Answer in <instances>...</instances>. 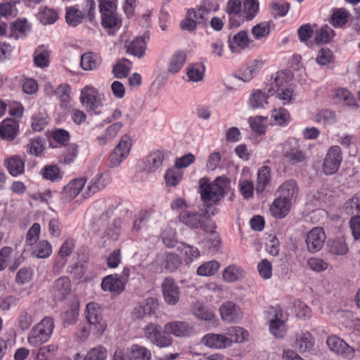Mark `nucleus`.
<instances>
[{
  "label": "nucleus",
  "mask_w": 360,
  "mask_h": 360,
  "mask_svg": "<svg viewBox=\"0 0 360 360\" xmlns=\"http://www.w3.org/2000/svg\"><path fill=\"white\" fill-rule=\"evenodd\" d=\"M202 342L214 349H224L231 346L233 343L232 339H202Z\"/></svg>",
  "instance_id": "obj_55"
},
{
  "label": "nucleus",
  "mask_w": 360,
  "mask_h": 360,
  "mask_svg": "<svg viewBox=\"0 0 360 360\" xmlns=\"http://www.w3.org/2000/svg\"><path fill=\"white\" fill-rule=\"evenodd\" d=\"M41 174L43 179L51 182H57L63 178L60 168L56 165H45L41 171Z\"/></svg>",
  "instance_id": "obj_32"
},
{
  "label": "nucleus",
  "mask_w": 360,
  "mask_h": 360,
  "mask_svg": "<svg viewBox=\"0 0 360 360\" xmlns=\"http://www.w3.org/2000/svg\"><path fill=\"white\" fill-rule=\"evenodd\" d=\"M32 276L33 271L31 268L22 267L17 272L15 280L18 285H25L32 280Z\"/></svg>",
  "instance_id": "obj_59"
},
{
  "label": "nucleus",
  "mask_w": 360,
  "mask_h": 360,
  "mask_svg": "<svg viewBox=\"0 0 360 360\" xmlns=\"http://www.w3.org/2000/svg\"><path fill=\"white\" fill-rule=\"evenodd\" d=\"M349 15L344 9H337L331 16V24L334 27H342L347 22Z\"/></svg>",
  "instance_id": "obj_54"
},
{
  "label": "nucleus",
  "mask_w": 360,
  "mask_h": 360,
  "mask_svg": "<svg viewBox=\"0 0 360 360\" xmlns=\"http://www.w3.org/2000/svg\"><path fill=\"white\" fill-rule=\"evenodd\" d=\"M335 97L340 101L345 103V105L350 107L357 106L356 101L353 94L345 88H340L337 89L335 93Z\"/></svg>",
  "instance_id": "obj_51"
},
{
  "label": "nucleus",
  "mask_w": 360,
  "mask_h": 360,
  "mask_svg": "<svg viewBox=\"0 0 360 360\" xmlns=\"http://www.w3.org/2000/svg\"><path fill=\"white\" fill-rule=\"evenodd\" d=\"M181 223L191 229H200L208 233L214 228L212 220L205 214L184 210L179 214Z\"/></svg>",
  "instance_id": "obj_3"
},
{
  "label": "nucleus",
  "mask_w": 360,
  "mask_h": 360,
  "mask_svg": "<svg viewBox=\"0 0 360 360\" xmlns=\"http://www.w3.org/2000/svg\"><path fill=\"white\" fill-rule=\"evenodd\" d=\"M49 117L44 112H39L32 117V128L35 131H41L48 124Z\"/></svg>",
  "instance_id": "obj_52"
},
{
  "label": "nucleus",
  "mask_w": 360,
  "mask_h": 360,
  "mask_svg": "<svg viewBox=\"0 0 360 360\" xmlns=\"http://www.w3.org/2000/svg\"><path fill=\"white\" fill-rule=\"evenodd\" d=\"M98 96V90L91 86H86L81 91L80 102L91 115H98L102 112L103 104Z\"/></svg>",
  "instance_id": "obj_4"
},
{
  "label": "nucleus",
  "mask_w": 360,
  "mask_h": 360,
  "mask_svg": "<svg viewBox=\"0 0 360 360\" xmlns=\"http://www.w3.org/2000/svg\"><path fill=\"white\" fill-rule=\"evenodd\" d=\"M191 310L193 314L199 319L212 323L217 320L213 311L198 302L193 304Z\"/></svg>",
  "instance_id": "obj_29"
},
{
  "label": "nucleus",
  "mask_w": 360,
  "mask_h": 360,
  "mask_svg": "<svg viewBox=\"0 0 360 360\" xmlns=\"http://www.w3.org/2000/svg\"><path fill=\"white\" fill-rule=\"evenodd\" d=\"M205 74V66L201 63H196L187 70V76L192 82H199L203 79Z\"/></svg>",
  "instance_id": "obj_48"
},
{
  "label": "nucleus",
  "mask_w": 360,
  "mask_h": 360,
  "mask_svg": "<svg viewBox=\"0 0 360 360\" xmlns=\"http://www.w3.org/2000/svg\"><path fill=\"white\" fill-rule=\"evenodd\" d=\"M18 131V124L13 119L4 120L0 124V136L9 141L13 140Z\"/></svg>",
  "instance_id": "obj_21"
},
{
  "label": "nucleus",
  "mask_w": 360,
  "mask_h": 360,
  "mask_svg": "<svg viewBox=\"0 0 360 360\" xmlns=\"http://www.w3.org/2000/svg\"><path fill=\"white\" fill-rule=\"evenodd\" d=\"M78 155V147L75 143H71L65 147V152L59 158V162L64 165L72 164Z\"/></svg>",
  "instance_id": "obj_39"
},
{
  "label": "nucleus",
  "mask_w": 360,
  "mask_h": 360,
  "mask_svg": "<svg viewBox=\"0 0 360 360\" xmlns=\"http://www.w3.org/2000/svg\"><path fill=\"white\" fill-rule=\"evenodd\" d=\"M99 55L93 52H86L81 56L80 66L86 71L96 70L101 64Z\"/></svg>",
  "instance_id": "obj_22"
},
{
  "label": "nucleus",
  "mask_w": 360,
  "mask_h": 360,
  "mask_svg": "<svg viewBox=\"0 0 360 360\" xmlns=\"http://www.w3.org/2000/svg\"><path fill=\"white\" fill-rule=\"evenodd\" d=\"M129 354L131 356V360H150L151 359L150 352L138 345H133L129 348Z\"/></svg>",
  "instance_id": "obj_43"
},
{
  "label": "nucleus",
  "mask_w": 360,
  "mask_h": 360,
  "mask_svg": "<svg viewBox=\"0 0 360 360\" xmlns=\"http://www.w3.org/2000/svg\"><path fill=\"white\" fill-rule=\"evenodd\" d=\"M270 23L269 21H264L252 27L251 32L255 39H260L270 34Z\"/></svg>",
  "instance_id": "obj_49"
},
{
  "label": "nucleus",
  "mask_w": 360,
  "mask_h": 360,
  "mask_svg": "<svg viewBox=\"0 0 360 360\" xmlns=\"http://www.w3.org/2000/svg\"><path fill=\"white\" fill-rule=\"evenodd\" d=\"M271 117L277 124L281 126L288 124L291 120L289 112L283 108L274 110L271 113Z\"/></svg>",
  "instance_id": "obj_45"
},
{
  "label": "nucleus",
  "mask_w": 360,
  "mask_h": 360,
  "mask_svg": "<svg viewBox=\"0 0 360 360\" xmlns=\"http://www.w3.org/2000/svg\"><path fill=\"white\" fill-rule=\"evenodd\" d=\"M4 166L12 176L15 177L25 172V160L19 155L6 158Z\"/></svg>",
  "instance_id": "obj_17"
},
{
  "label": "nucleus",
  "mask_w": 360,
  "mask_h": 360,
  "mask_svg": "<svg viewBox=\"0 0 360 360\" xmlns=\"http://www.w3.org/2000/svg\"><path fill=\"white\" fill-rule=\"evenodd\" d=\"M85 316L89 326L81 328L82 334L80 338H86L92 335H102L107 327L106 321L102 316V309L100 305L95 302H89L86 304Z\"/></svg>",
  "instance_id": "obj_2"
},
{
  "label": "nucleus",
  "mask_w": 360,
  "mask_h": 360,
  "mask_svg": "<svg viewBox=\"0 0 360 360\" xmlns=\"http://www.w3.org/2000/svg\"><path fill=\"white\" fill-rule=\"evenodd\" d=\"M101 289L112 295L121 294L125 288L124 283L117 274L105 276L101 284Z\"/></svg>",
  "instance_id": "obj_11"
},
{
  "label": "nucleus",
  "mask_w": 360,
  "mask_h": 360,
  "mask_svg": "<svg viewBox=\"0 0 360 360\" xmlns=\"http://www.w3.org/2000/svg\"><path fill=\"white\" fill-rule=\"evenodd\" d=\"M34 63L37 67L46 68L49 65V53L46 50L37 49L34 53Z\"/></svg>",
  "instance_id": "obj_57"
},
{
  "label": "nucleus",
  "mask_w": 360,
  "mask_h": 360,
  "mask_svg": "<svg viewBox=\"0 0 360 360\" xmlns=\"http://www.w3.org/2000/svg\"><path fill=\"white\" fill-rule=\"evenodd\" d=\"M329 348L338 354H342L348 357L353 356L354 349L344 339H326Z\"/></svg>",
  "instance_id": "obj_25"
},
{
  "label": "nucleus",
  "mask_w": 360,
  "mask_h": 360,
  "mask_svg": "<svg viewBox=\"0 0 360 360\" xmlns=\"http://www.w3.org/2000/svg\"><path fill=\"white\" fill-rule=\"evenodd\" d=\"M328 250L333 255H344L347 254L349 248L344 240L338 238L328 242Z\"/></svg>",
  "instance_id": "obj_41"
},
{
  "label": "nucleus",
  "mask_w": 360,
  "mask_h": 360,
  "mask_svg": "<svg viewBox=\"0 0 360 360\" xmlns=\"http://www.w3.org/2000/svg\"><path fill=\"white\" fill-rule=\"evenodd\" d=\"M220 267V264L216 260H211L202 264L197 269V274L200 276H212L215 274Z\"/></svg>",
  "instance_id": "obj_38"
},
{
  "label": "nucleus",
  "mask_w": 360,
  "mask_h": 360,
  "mask_svg": "<svg viewBox=\"0 0 360 360\" xmlns=\"http://www.w3.org/2000/svg\"><path fill=\"white\" fill-rule=\"evenodd\" d=\"M284 157L292 163H299L304 161L307 158L306 154L299 148H292L290 150H284Z\"/></svg>",
  "instance_id": "obj_47"
},
{
  "label": "nucleus",
  "mask_w": 360,
  "mask_h": 360,
  "mask_svg": "<svg viewBox=\"0 0 360 360\" xmlns=\"http://www.w3.org/2000/svg\"><path fill=\"white\" fill-rule=\"evenodd\" d=\"M271 182V169L268 166L261 167L257 172L256 191L257 193H263Z\"/></svg>",
  "instance_id": "obj_27"
},
{
  "label": "nucleus",
  "mask_w": 360,
  "mask_h": 360,
  "mask_svg": "<svg viewBox=\"0 0 360 360\" xmlns=\"http://www.w3.org/2000/svg\"><path fill=\"white\" fill-rule=\"evenodd\" d=\"M326 239L322 227L313 228L307 235L306 245L307 250L312 254L319 252L323 247Z\"/></svg>",
  "instance_id": "obj_8"
},
{
  "label": "nucleus",
  "mask_w": 360,
  "mask_h": 360,
  "mask_svg": "<svg viewBox=\"0 0 360 360\" xmlns=\"http://www.w3.org/2000/svg\"><path fill=\"white\" fill-rule=\"evenodd\" d=\"M121 21L115 13L101 14V25L105 29H118L120 27Z\"/></svg>",
  "instance_id": "obj_50"
},
{
  "label": "nucleus",
  "mask_w": 360,
  "mask_h": 360,
  "mask_svg": "<svg viewBox=\"0 0 360 360\" xmlns=\"http://www.w3.org/2000/svg\"><path fill=\"white\" fill-rule=\"evenodd\" d=\"M53 139L61 146H68L67 143L70 141V133L64 129H56L52 132Z\"/></svg>",
  "instance_id": "obj_61"
},
{
  "label": "nucleus",
  "mask_w": 360,
  "mask_h": 360,
  "mask_svg": "<svg viewBox=\"0 0 360 360\" xmlns=\"http://www.w3.org/2000/svg\"><path fill=\"white\" fill-rule=\"evenodd\" d=\"M269 332L274 338H283L286 333V325L282 320L283 313L279 306L271 307L269 311Z\"/></svg>",
  "instance_id": "obj_7"
},
{
  "label": "nucleus",
  "mask_w": 360,
  "mask_h": 360,
  "mask_svg": "<svg viewBox=\"0 0 360 360\" xmlns=\"http://www.w3.org/2000/svg\"><path fill=\"white\" fill-rule=\"evenodd\" d=\"M291 202L280 196L276 198L269 207L271 215L276 219H283L290 212Z\"/></svg>",
  "instance_id": "obj_14"
},
{
  "label": "nucleus",
  "mask_w": 360,
  "mask_h": 360,
  "mask_svg": "<svg viewBox=\"0 0 360 360\" xmlns=\"http://www.w3.org/2000/svg\"><path fill=\"white\" fill-rule=\"evenodd\" d=\"M231 188L230 180L226 176H218L212 182L200 180L199 193L207 206L217 204Z\"/></svg>",
  "instance_id": "obj_1"
},
{
  "label": "nucleus",
  "mask_w": 360,
  "mask_h": 360,
  "mask_svg": "<svg viewBox=\"0 0 360 360\" xmlns=\"http://www.w3.org/2000/svg\"><path fill=\"white\" fill-rule=\"evenodd\" d=\"M27 152L36 157L41 156L45 148V141L42 137L31 139L27 145Z\"/></svg>",
  "instance_id": "obj_40"
},
{
  "label": "nucleus",
  "mask_w": 360,
  "mask_h": 360,
  "mask_svg": "<svg viewBox=\"0 0 360 360\" xmlns=\"http://www.w3.org/2000/svg\"><path fill=\"white\" fill-rule=\"evenodd\" d=\"M269 97V94L260 89L254 90L249 98L250 106L253 109L263 108L268 103Z\"/></svg>",
  "instance_id": "obj_30"
},
{
  "label": "nucleus",
  "mask_w": 360,
  "mask_h": 360,
  "mask_svg": "<svg viewBox=\"0 0 360 360\" xmlns=\"http://www.w3.org/2000/svg\"><path fill=\"white\" fill-rule=\"evenodd\" d=\"M243 13L246 20H252L259 13V3L258 0H244L243 3Z\"/></svg>",
  "instance_id": "obj_35"
},
{
  "label": "nucleus",
  "mask_w": 360,
  "mask_h": 360,
  "mask_svg": "<svg viewBox=\"0 0 360 360\" xmlns=\"http://www.w3.org/2000/svg\"><path fill=\"white\" fill-rule=\"evenodd\" d=\"M342 161V149L338 146H330L326 155L323 163V172L326 175L335 174Z\"/></svg>",
  "instance_id": "obj_6"
},
{
  "label": "nucleus",
  "mask_w": 360,
  "mask_h": 360,
  "mask_svg": "<svg viewBox=\"0 0 360 360\" xmlns=\"http://www.w3.org/2000/svg\"><path fill=\"white\" fill-rule=\"evenodd\" d=\"M148 39L149 36L146 34L135 38L129 45L127 52L139 58L143 57L146 49V40Z\"/></svg>",
  "instance_id": "obj_23"
},
{
  "label": "nucleus",
  "mask_w": 360,
  "mask_h": 360,
  "mask_svg": "<svg viewBox=\"0 0 360 360\" xmlns=\"http://www.w3.org/2000/svg\"><path fill=\"white\" fill-rule=\"evenodd\" d=\"M30 30L26 19H17L12 25L11 32L15 34V38L23 37L26 35V32Z\"/></svg>",
  "instance_id": "obj_46"
},
{
  "label": "nucleus",
  "mask_w": 360,
  "mask_h": 360,
  "mask_svg": "<svg viewBox=\"0 0 360 360\" xmlns=\"http://www.w3.org/2000/svg\"><path fill=\"white\" fill-rule=\"evenodd\" d=\"M58 18V14L53 8L45 7L38 13V19L43 25H52Z\"/></svg>",
  "instance_id": "obj_42"
},
{
  "label": "nucleus",
  "mask_w": 360,
  "mask_h": 360,
  "mask_svg": "<svg viewBox=\"0 0 360 360\" xmlns=\"http://www.w3.org/2000/svg\"><path fill=\"white\" fill-rule=\"evenodd\" d=\"M186 56L184 51H176L169 60L168 72L172 74L177 73L183 68L186 62Z\"/></svg>",
  "instance_id": "obj_34"
},
{
  "label": "nucleus",
  "mask_w": 360,
  "mask_h": 360,
  "mask_svg": "<svg viewBox=\"0 0 360 360\" xmlns=\"http://www.w3.org/2000/svg\"><path fill=\"white\" fill-rule=\"evenodd\" d=\"M109 177L108 174H96L89 183L84 193L85 198L89 197L94 193L105 188L109 184Z\"/></svg>",
  "instance_id": "obj_15"
},
{
  "label": "nucleus",
  "mask_w": 360,
  "mask_h": 360,
  "mask_svg": "<svg viewBox=\"0 0 360 360\" xmlns=\"http://www.w3.org/2000/svg\"><path fill=\"white\" fill-rule=\"evenodd\" d=\"M86 181V179L84 178L71 181L68 185L64 186L63 190V195L69 200L76 198L84 188Z\"/></svg>",
  "instance_id": "obj_24"
},
{
  "label": "nucleus",
  "mask_w": 360,
  "mask_h": 360,
  "mask_svg": "<svg viewBox=\"0 0 360 360\" xmlns=\"http://www.w3.org/2000/svg\"><path fill=\"white\" fill-rule=\"evenodd\" d=\"M271 8L272 15L276 17L285 16L290 8V4L283 0L278 1H274L271 4Z\"/></svg>",
  "instance_id": "obj_53"
},
{
  "label": "nucleus",
  "mask_w": 360,
  "mask_h": 360,
  "mask_svg": "<svg viewBox=\"0 0 360 360\" xmlns=\"http://www.w3.org/2000/svg\"><path fill=\"white\" fill-rule=\"evenodd\" d=\"M157 304L153 297H149L136 307L133 311V316L137 319H143L150 316L155 312Z\"/></svg>",
  "instance_id": "obj_18"
},
{
  "label": "nucleus",
  "mask_w": 360,
  "mask_h": 360,
  "mask_svg": "<svg viewBox=\"0 0 360 360\" xmlns=\"http://www.w3.org/2000/svg\"><path fill=\"white\" fill-rule=\"evenodd\" d=\"M164 155L162 152L157 150L146 158L144 171L150 173L158 169L162 165Z\"/></svg>",
  "instance_id": "obj_26"
},
{
  "label": "nucleus",
  "mask_w": 360,
  "mask_h": 360,
  "mask_svg": "<svg viewBox=\"0 0 360 360\" xmlns=\"http://www.w3.org/2000/svg\"><path fill=\"white\" fill-rule=\"evenodd\" d=\"M54 328L53 319L51 317H45L33 327L27 338H50Z\"/></svg>",
  "instance_id": "obj_12"
},
{
  "label": "nucleus",
  "mask_w": 360,
  "mask_h": 360,
  "mask_svg": "<svg viewBox=\"0 0 360 360\" xmlns=\"http://www.w3.org/2000/svg\"><path fill=\"white\" fill-rule=\"evenodd\" d=\"M107 356V351L103 347L91 349L87 352L84 360H105Z\"/></svg>",
  "instance_id": "obj_64"
},
{
  "label": "nucleus",
  "mask_w": 360,
  "mask_h": 360,
  "mask_svg": "<svg viewBox=\"0 0 360 360\" xmlns=\"http://www.w3.org/2000/svg\"><path fill=\"white\" fill-rule=\"evenodd\" d=\"M333 30L327 25L321 28L315 34V41L318 44H323L329 42L333 34Z\"/></svg>",
  "instance_id": "obj_58"
},
{
  "label": "nucleus",
  "mask_w": 360,
  "mask_h": 360,
  "mask_svg": "<svg viewBox=\"0 0 360 360\" xmlns=\"http://www.w3.org/2000/svg\"><path fill=\"white\" fill-rule=\"evenodd\" d=\"M52 253V247L49 242L41 240L34 247L32 255L37 258H47Z\"/></svg>",
  "instance_id": "obj_37"
},
{
  "label": "nucleus",
  "mask_w": 360,
  "mask_h": 360,
  "mask_svg": "<svg viewBox=\"0 0 360 360\" xmlns=\"http://www.w3.org/2000/svg\"><path fill=\"white\" fill-rule=\"evenodd\" d=\"M65 21L72 26L76 27L81 24L86 18L83 10L79 8L78 5L66 7L65 8Z\"/></svg>",
  "instance_id": "obj_20"
},
{
  "label": "nucleus",
  "mask_w": 360,
  "mask_h": 360,
  "mask_svg": "<svg viewBox=\"0 0 360 360\" xmlns=\"http://www.w3.org/2000/svg\"><path fill=\"white\" fill-rule=\"evenodd\" d=\"M222 320L226 322H235L240 318V308L233 302H226L219 308Z\"/></svg>",
  "instance_id": "obj_19"
},
{
  "label": "nucleus",
  "mask_w": 360,
  "mask_h": 360,
  "mask_svg": "<svg viewBox=\"0 0 360 360\" xmlns=\"http://www.w3.org/2000/svg\"><path fill=\"white\" fill-rule=\"evenodd\" d=\"M165 302L174 305L179 300V288L175 281L171 277L165 278L161 285Z\"/></svg>",
  "instance_id": "obj_9"
},
{
  "label": "nucleus",
  "mask_w": 360,
  "mask_h": 360,
  "mask_svg": "<svg viewBox=\"0 0 360 360\" xmlns=\"http://www.w3.org/2000/svg\"><path fill=\"white\" fill-rule=\"evenodd\" d=\"M314 121L323 125H332L336 122V114L329 109H321L314 116Z\"/></svg>",
  "instance_id": "obj_31"
},
{
  "label": "nucleus",
  "mask_w": 360,
  "mask_h": 360,
  "mask_svg": "<svg viewBox=\"0 0 360 360\" xmlns=\"http://www.w3.org/2000/svg\"><path fill=\"white\" fill-rule=\"evenodd\" d=\"M210 232L211 234L207 237L205 243L210 252L214 254L219 251L221 240L219 235L216 232H213L212 229Z\"/></svg>",
  "instance_id": "obj_56"
},
{
  "label": "nucleus",
  "mask_w": 360,
  "mask_h": 360,
  "mask_svg": "<svg viewBox=\"0 0 360 360\" xmlns=\"http://www.w3.org/2000/svg\"><path fill=\"white\" fill-rule=\"evenodd\" d=\"M122 227V220L120 217L115 219L107 230V236L112 240H117L120 235Z\"/></svg>",
  "instance_id": "obj_60"
},
{
  "label": "nucleus",
  "mask_w": 360,
  "mask_h": 360,
  "mask_svg": "<svg viewBox=\"0 0 360 360\" xmlns=\"http://www.w3.org/2000/svg\"><path fill=\"white\" fill-rule=\"evenodd\" d=\"M164 333L167 335H173L176 338H184L192 335L193 328L185 321H173L165 325Z\"/></svg>",
  "instance_id": "obj_10"
},
{
  "label": "nucleus",
  "mask_w": 360,
  "mask_h": 360,
  "mask_svg": "<svg viewBox=\"0 0 360 360\" xmlns=\"http://www.w3.org/2000/svg\"><path fill=\"white\" fill-rule=\"evenodd\" d=\"M309 269L316 272H321L328 269V263L321 258L311 257L307 260Z\"/></svg>",
  "instance_id": "obj_62"
},
{
  "label": "nucleus",
  "mask_w": 360,
  "mask_h": 360,
  "mask_svg": "<svg viewBox=\"0 0 360 360\" xmlns=\"http://www.w3.org/2000/svg\"><path fill=\"white\" fill-rule=\"evenodd\" d=\"M184 172L179 169L175 166L169 168L167 170L165 175V179L167 186L172 187L177 186L181 181Z\"/></svg>",
  "instance_id": "obj_36"
},
{
  "label": "nucleus",
  "mask_w": 360,
  "mask_h": 360,
  "mask_svg": "<svg viewBox=\"0 0 360 360\" xmlns=\"http://www.w3.org/2000/svg\"><path fill=\"white\" fill-rule=\"evenodd\" d=\"M71 292L70 280L67 276H62L54 281L53 294L56 300H64Z\"/></svg>",
  "instance_id": "obj_13"
},
{
  "label": "nucleus",
  "mask_w": 360,
  "mask_h": 360,
  "mask_svg": "<svg viewBox=\"0 0 360 360\" xmlns=\"http://www.w3.org/2000/svg\"><path fill=\"white\" fill-rule=\"evenodd\" d=\"M298 186L293 179L287 180L279 187L280 197L292 202L293 198H295L298 193Z\"/></svg>",
  "instance_id": "obj_28"
},
{
  "label": "nucleus",
  "mask_w": 360,
  "mask_h": 360,
  "mask_svg": "<svg viewBox=\"0 0 360 360\" xmlns=\"http://www.w3.org/2000/svg\"><path fill=\"white\" fill-rule=\"evenodd\" d=\"M181 264V257L175 253H167L163 262L165 269L170 272L176 271Z\"/></svg>",
  "instance_id": "obj_44"
},
{
  "label": "nucleus",
  "mask_w": 360,
  "mask_h": 360,
  "mask_svg": "<svg viewBox=\"0 0 360 360\" xmlns=\"http://www.w3.org/2000/svg\"><path fill=\"white\" fill-rule=\"evenodd\" d=\"M248 32L242 30L236 34L233 39H228L229 47L232 53H238L240 50L248 48L250 45Z\"/></svg>",
  "instance_id": "obj_16"
},
{
  "label": "nucleus",
  "mask_w": 360,
  "mask_h": 360,
  "mask_svg": "<svg viewBox=\"0 0 360 360\" xmlns=\"http://www.w3.org/2000/svg\"><path fill=\"white\" fill-rule=\"evenodd\" d=\"M264 119L262 116H257L255 117H250L248 122L251 127V129L257 134H263L266 131V126L263 123Z\"/></svg>",
  "instance_id": "obj_63"
},
{
  "label": "nucleus",
  "mask_w": 360,
  "mask_h": 360,
  "mask_svg": "<svg viewBox=\"0 0 360 360\" xmlns=\"http://www.w3.org/2000/svg\"><path fill=\"white\" fill-rule=\"evenodd\" d=\"M131 148V139L130 136L125 134L122 136L119 143L108 157L109 167L115 168L118 167L125 160Z\"/></svg>",
  "instance_id": "obj_5"
},
{
  "label": "nucleus",
  "mask_w": 360,
  "mask_h": 360,
  "mask_svg": "<svg viewBox=\"0 0 360 360\" xmlns=\"http://www.w3.org/2000/svg\"><path fill=\"white\" fill-rule=\"evenodd\" d=\"M244 276L243 269L238 265H229L223 271V278L228 283L235 282Z\"/></svg>",
  "instance_id": "obj_33"
}]
</instances>
